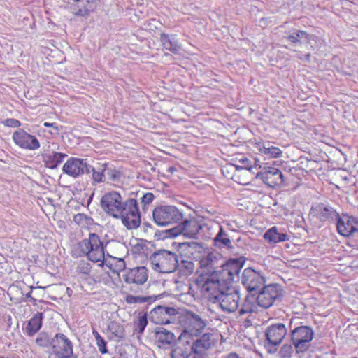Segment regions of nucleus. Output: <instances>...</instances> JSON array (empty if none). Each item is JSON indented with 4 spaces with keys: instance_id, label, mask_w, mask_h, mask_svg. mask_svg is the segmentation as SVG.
Listing matches in <instances>:
<instances>
[{
    "instance_id": "f257e3e1",
    "label": "nucleus",
    "mask_w": 358,
    "mask_h": 358,
    "mask_svg": "<svg viewBox=\"0 0 358 358\" xmlns=\"http://www.w3.org/2000/svg\"><path fill=\"white\" fill-rule=\"evenodd\" d=\"M221 280L222 278L218 271H213L200 275L196 280V285L203 296L210 301L216 303V299L225 288L221 286Z\"/></svg>"
},
{
    "instance_id": "f03ea898",
    "label": "nucleus",
    "mask_w": 358,
    "mask_h": 358,
    "mask_svg": "<svg viewBox=\"0 0 358 358\" xmlns=\"http://www.w3.org/2000/svg\"><path fill=\"white\" fill-rule=\"evenodd\" d=\"M150 262L155 271L162 273H173L178 266L177 255L164 249L153 252L150 257Z\"/></svg>"
},
{
    "instance_id": "7ed1b4c3",
    "label": "nucleus",
    "mask_w": 358,
    "mask_h": 358,
    "mask_svg": "<svg viewBox=\"0 0 358 358\" xmlns=\"http://www.w3.org/2000/svg\"><path fill=\"white\" fill-rule=\"evenodd\" d=\"M80 252L93 262H99L104 259L103 243L95 233H90L88 238L78 243Z\"/></svg>"
},
{
    "instance_id": "20e7f679",
    "label": "nucleus",
    "mask_w": 358,
    "mask_h": 358,
    "mask_svg": "<svg viewBox=\"0 0 358 358\" xmlns=\"http://www.w3.org/2000/svg\"><path fill=\"white\" fill-rule=\"evenodd\" d=\"M120 213L115 218H121L122 224L128 229H136L141 224V215L137 201L127 199L123 201Z\"/></svg>"
},
{
    "instance_id": "39448f33",
    "label": "nucleus",
    "mask_w": 358,
    "mask_h": 358,
    "mask_svg": "<svg viewBox=\"0 0 358 358\" xmlns=\"http://www.w3.org/2000/svg\"><path fill=\"white\" fill-rule=\"evenodd\" d=\"M154 222L161 227L176 224L182 220V212L174 206H161L152 212Z\"/></svg>"
},
{
    "instance_id": "423d86ee",
    "label": "nucleus",
    "mask_w": 358,
    "mask_h": 358,
    "mask_svg": "<svg viewBox=\"0 0 358 358\" xmlns=\"http://www.w3.org/2000/svg\"><path fill=\"white\" fill-rule=\"evenodd\" d=\"M287 334L285 325L277 322L268 325L264 332L266 342L264 346L269 354H274L278 351V345Z\"/></svg>"
},
{
    "instance_id": "0eeeda50",
    "label": "nucleus",
    "mask_w": 358,
    "mask_h": 358,
    "mask_svg": "<svg viewBox=\"0 0 358 358\" xmlns=\"http://www.w3.org/2000/svg\"><path fill=\"white\" fill-rule=\"evenodd\" d=\"M313 335V329L308 326H299L291 331V341L296 353L303 352L310 348Z\"/></svg>"
},
{
    "instance_id": "6e6552de",
    "label": "nucleus",
    "mask_w": 358,
    "mask_h": 358,
    "mask_svg": "<svg viewBox=\"0 0 358 358\" xmlns=\"http://www.w3.org/2000/svg\"><path fill=\"white\" fill-rule=\"evenodd\" d=\"M51 347L48 358H70L73 355V344L63 334L58 333L52 338Z\"/></svg>"
},
{
    "instance_id": "1a4fd4ad",
    "label": "nucleus",
    "mask_w": 358,
    "mask_h": 358,
    "mask_svg": "<svg viewBox=\"0 0 358 358\" xmlns=\"http://www.w3.org/2000/svg\"><path fill=\"white\" fill-rule=\"evenodd\" d=\"M282 296V289L278 284L264 286L257 296V303L263 308H268Z\"/></svg>"
},
{
    "instance_id": "9d476101",
    "label": "nucleus",
    "mask_w": 358,
    "mask_h": 358,
    "mask_svg": "<svg viewBox=\"0 0 358 358\" xmlns=\"http://www.w3.org/2000/svg\"><path fill=\"white\" fill-rule=\"evenodd\" d=\"M201 228V223L195 217H191L184 220L176 227L169 229L168 232L172 237L182 235L187 238H196Z\"/></svg>"
},
{
    "instance_id": "9b49d317",
    "label": "nucleus",
    "mask_w": 358,
    "mask_h": 358,
    "mask_svg": "<svg viewBox=\"0 0 358 358\" xmlns=\"http://www.w3.org/2000/svg\"><path fill=\"white\" fill-rule=\"evenodd\" d=\"M123 201V198L118 192L110 191L102 196L100 206L106 214L115 218L120 213Z\"/></svg>"
},
{
    "instance_id": "f8f14e48",
    "label": "nucleus",
    "mask_w": 358,
    "mask_h": 358,
    "mask_svg": "<svg viewBox=\"0 0 358 358\" xmlns=\"http://www.w3.org/2000/svg\"><path fill=\"white\" fill-rule=\"evenodd\" d=\"M240 294L234 287H226L216 299L222 310L227 313L236 311L239 306Z\"/></svg>"
},
{
    "instance_id": "ddd939ff",
    "label": "nucleus",
    "mask_w": 358,
    "mask_h": 358,
    "mask_svg": "<svg viewBox=\"0 0 358 358\" xmlns=\"http://www.w3.org/2000/svg\"><path fill=\"white\" fill-rule=\"evenodd\" d=\"M245 262V258L241 256L237 258H231L225 264L221 262V269L217 271L221 275L222 280L225 282L234 281Z\"/></svg>"
},
{
    "instance_id": "4468645a",
    "label": "nucleus",
    "mask_w": 358,
    "mask_h": 358,
    "mask_svg": "<svg viewBox=\"0 0 358 358\" xmlns=\"http://www.w3.org/2000/svg\"><path fill=\"white\" fill-rule=\"evenodd\" d=\"M178 314L179 311L173 307L157 306L150 312V319L155 324H170L175 322Z\"/></svg>"
},
{
    "instance_id": "2eb2a0df",
    "label": "nucleus",
    "mask_w": 358,
    "mask_h": 358,
    "mask_svg": "<svg viewBox=\"0 0 358 358\" xmlns=\"http://www.w3.org/2000/svg\"><path fill=\"white\" fill-rule=\"evenodd\" d=\"M62 171L68 176L77 178L91 173V165L87 163V159L70 157L64 164Z\"/></svg>"
},
{
    "instance_id": "dca6fc26",
    "label": "nucleus",
    "mask_w": 358,
    "mask_h": 358,
    "mask_svg": "<svg viewBox=\"0 0 358 358\" xmlns=\"http://www.w3.org/2000/svg\"><path fill=\"white\" fill-rule=\"evenodd\" d=\"M241 282L248 292H252L261 288L265 280L260 273L251 268H247L243 271Z\"/></svg>"
},
{
    "instance_id": "f3484780",
    "label": "nucleus",
    "mask_w": 358,
    "mask_h": 358,
    "mask_svg": "<svg viewBox=\"0 0 358 358\" xmlns=\"http://www.w3.org/2000/svg\"><path fill=\"white\" fill-rule=\"evenodd\" d=\"M12 138L14 143L22 149L36 150L41 146L36 136L28 134L22 129L15 131Z\"/></svg>"
},
{
    "instance_id": "a211bd4d",
    "label": "nucleus",
    "mask_w": 358,
    "mask_h": 358,
    "mask_svg": "<svg viewBox=\"0 0 358 358\" xmlns=\"http://www.w3.org/2000/svg\"><path fill=\"white\" fill-rule=\"evenodd\" d=\"M257 177L259 178L264 184L272 188L281 185L284 182L282 173L275 167L264 168L257 173Z\"/></svg>"
},
{
    "instance_id": "6ab92c4d",
    "label": "nucleus",
    "mask_w": 358,
    "mask_h": 358,
    "mask_svg": "<svg viewBox=\"0 0 358 358\" xmlns=\"http://www.w3.org/2000/svg\"><path fill=\"white\" fill-rule=\"evenodd\" d=\"M148 278V269L145 266L126 269L122 275V278L127 284L143 285Z\"/></svg>"
},
{
    "instance_id": "aec40b11",
    "label": "nucleus",
    "mask_w": 358,
    "mask_h": 358,
    "mask_svg": "<svg viewBox=\"0 0 358 358\" xmlns=\"http://www.w3.org/2000/svg\"><path fill=\"white\" fill-rule=\"evenodd\" d=\"M338 232L343 236H348L358 232V218L348 215L340 217L336 222Z\"/></svg>"
},
{
    "instance_id": "412c9836",
    "label": "nucleus",
    "mask_w": 358,
    "mask_h": 358,
    "mask_svg": "<svg viewBox=\"0 0 358 358\" xmlns=\"http://www.w3.org/2000/svg\"><path fill=\"white\" fill-rule=\"evenodd\" d=\"M193 352L191 343L189 342L187 334H184L178 337L171 350L172 358H189Z\"/></svg>"
},
{
    "instance_id": "4be33fe9",
    "label": "nucleus",
    "mask_w": 358,
    "mask_h": 358,
    "mask_svg": "<svg viewBox=\"0 0 358 358\" xmlns=\"http://www.w3.org/2000/svg\"><path fill=\"white\" fill-rule=\"evenodd\" d=\"M73 4L70 8L76 15L86 17L93 12L97 6V0H72Z\"/></svg>"
},
{
    "instance_id": "5701e85b",
    "label": "nucleus",
    "mask_w": 358,
    "mask_h": 358,
    "mask_svg": "<svg viewBox=\"0 0 358 358\" xmlns=\"http://www.w3.org/2000/svg\"><path fill=\"white\" fill-rule=\"evenodd\" d=\"M212 336L210 334H204L200 338L194 341L187 334V338L189 342L191 343L193 352L195 354H202L204 351L210 348L213 343Z\"/></svg>"
},
{
    "instance_id": "b1692460",
    "label": "nucleus",
    "mask_w": 358,
    "mask_h": 358,
    "mask_svg": "<svg viewBox=\"0 0 358 358\" xmlns=\"http://www.w3.org/2000/svg\"><path fill=\"white\" fill-rule=\"evenodd\" d=\"M155 341L159 348L175 344L176 340V336L173 332L166 329L162 327H157L155 330Z\"/></svg>"
},
{
    "instance_id": "393cba45",
    "label": "nucleus",
    "mask_w": 358,
    "mask_h": 358,
    "mask_svg": "<svg viewBox=\"0 0 358 358\" xmlns=\"http://www.w3.org/2000/svg\"><path fill=\"white\" fill-rule=\"evenodd\" d=\"M101 266L106 265L113 273L119 274L121 271L126 270V263L123 258H117L110 255L99 262Z\"/></svg>"
},
{
    "instance_id": "a878e982",
    "label": "nucleus",
    "mask_w": 358,
    "mask_h": 358,
    "mask_svg": "<svg viewBox=\"0 0 358 358\" xmlns=\"http://www.w3.org/2000/svg\"><path fill=\"white\" fill-rule=\"evenodd\" d=\"M264 238L269 243L275 244L289 240V236L283 229L274 226L265 232Z\"/></svg>"
},
{
    "instance_id": "bb28decb",
    "label": "nucleus",
    "mask_w": 358,
    "mask_h": 358,
    "mask_svg": "<svg viewBox=\"0 0 358 358\" xmlns=\"http://www.w3.org/2000/svg\"><path fill=\"white\" fill-rule=\"evenodd\" d=\"M27 286L24 282H17L11 285L8 289V294L10 300L19 303L25 300V291Z\"/></svg>"
},
{
    "instance_id": "cd10ccee",
    "label": "nucleus",
    "mask_w": 358,
    "mask_h": 358,
    "mask_svg": "<svg viewBox=\"0 0 358 358\" xmlns=\"http://www.w3.org/2000/svg\"><path fill=\"white\" fill-rule=\"evenodd\" d=\"M220 255L215 253H209L206 256L202 257L199 262L201 268H206V273H210L218 267L221 266Z\"/></svg>"
},
{
    "instance_id": "c85d7f7f",
    "label": "nucleus",
    "mask_w": 358,
    "mask_h": 358,
    "mask_svg": "<svg viewBox=\"0 0 358 358\" xmlns=\"http://www.w3.org/2000/svg\"><path fill=\"white\" fill-rule=\"evenodd\" d=\"M67 155L55 151H49L43 155V162L48 168L56 169Z\"/></svg>"
},
{
    "instance_id": "c756f323",
    "label": "nucleus",
    "mask_w": 358,
    "mask_h": 358,
    "mask_svg": "<svg viewBox=\"0 0 358 358\" xmlns=\"http://www.w3.org/2000/svg\"><path fill=\"white\" fill-rule=\"evenodd\" d=\"M160 41L165 50H169L173 54H178L181 50L180 45L178 43L173 36L162 33L160 34Z\"/></svg>"
},
{
    "instance_id": "7c9ffc66",
    "label": "nucleus",
    "mask_w": 358,
    "mask_h": 358,
    "mask_svg": "<svg viewBox=\"0 0 358 358\" xmlns=\"http://www.w3.org/2000/svg\"><path fill=\"white\" fill-rule=\"evenodd\" d=\"M214 245L220 249H233L231 241L229 235L226 233L222 226H220L219 231L213 239Z\"/></svg>"
},
{
    "instance_id": "2f4dec72",
    "label": "nucleus",
    "mask_w": 358,
    "mask_h": 358,
    "mask_svg": "<svg viewBox=\"0 0 358 358\" xmlns=\"http://www.w3.org/2000/svg\"><path fill=\"white\" fill-rule=\"evenodd\" d=\"M43 314L37 313L28 321L25 328V333L29 336H33L41 329L42 326Z\"/></svg>"
},
{
    "instance_id": "473e14b6",
    "label": "nucleus",
    "mask_w": 358,
    "mask_h": 358,
    "mask_svg": "<svg viewBox=\"0 0 358 358\" xmlns=\"http://www.w3.org/2000/svg\"><path fill=\"white\" fill-rule=\"evenodd\" d=\"M108 331L110 333V338L115 341H120L125 338V329L123 325L117 322H110L108 324Z\"/></svg>"
},
{
    "instance_id": "72a5a7b5",
    "label": "nucleus",
    "mask_w": 358,
    "mask_h": 358,
    "mask_svg": "<svg viewBox=\"0 0 358 358\" xmlns=\"http://www.w3.org/2000/svg\"><path fill=\"white\" fill-rule=\"evenodd\" d=\"M185 317L196 331H202L206 326V321L192 311H187Z\"/></svg>"
},
{
    "instance_id": "f704fd0d",
    "label": "nucleus",
    "mask_w": 358,
    "mask_h": 358,
    "mask_svg": "<svg viewBox=\"0 0 358 358\" xmlns=\"http://www.w3.org/2000/svg\"><path fill=\"white\" fill-rule=\"evenodd\" d=\"M259 151L264 155L268 157L278 158L281 157L282 152L281 150L273 145H271L269 143H259Z\"/></svg>"
},
{
    "instance_id": "c9c22d12",
    "label": "nucleus",
    "mask_w": 358,
    "mask_h": 358,
    "mask_svg": "<svg viewBox=\"0 0 358 358\" xmlns=\"http://www.w3.org/2000/svg\"><path fill=\"white\" fill-rule=\"evenodd\" d=\"M287 40L294 43H302L303 41L309 43L310 41V36L302 30H294L292 32L287 34Z\"/></svg>"
},
{
    "instance_id": "e433bc0d",
    "label": "nucleus",
    "mask_w": 358,
    "mask_h": 358,
    "mask_svg": "<svg viewBox=\"0 0 358 358\" xmlns=\"http://www.w3.org/2000/svg\"><path fill=\"white\" fill-rule=\"evenodd\" d=\"M106 169V163L99 164L97 166H91V172H92V185H96L98 183L104 182V173Z\"/></svg>"
},
{
    "instance_id": "4c0bfd02",
    "label": "nucleus",
    "mask_w": 358,
    "mask_h": 358,
    "mask_svg": "<svg viewBox=\"0 0 358 358\" xmlns=\"http://www.w3.org/2000/svg\"><path fill=\"white\" fill-rule=\"evenodd\" d=\"M179 271V273L182 276H189L194 273V264L192 260L189 259H182L180 263L178 262L177 268Z\"/></svg>"
},
{
    "instance_id": "58836bf2",
    "label": "nucleus",
    "mask_w": 358,
    "mask_h": 358,
    "mask_svg": "<svg viewBox=\"0 0 358 358\" xmlns=\"http://www.w3.org/2000/svg\"><path fill=\"white\" fill-rule=\"evenodd\" d=\"M73 222L81 228H87L93 224V219L84 213H78L73 216Z\"/></svg>"
},
{
    "instance_id": "ea45409f",
    "label": "nucleus",
    "mask_w": 358,
    "mask_h": 358,
    "mask_svg": "<svg viewBox=\"0 0 358 358\" xmlns=\"http://www.w3.org/2000/svg\"><path fill=\"white\" fill-rule=\"evenodd\" d=\"M321 219L323 221H336L340 217L338 213L330 206H326L322 208L320 213Z\"/></svg>"
},
{
    "instance_id": "a19ab883",
    "label": "nucleus",
    "mask_w": 358,
    "mask_h": 358,
    "mask_svg": "<svg viewBox=\"0 0 358 358\" xmlns=\"http://www.w3.org/2000/svg\"><path fill=\"white\" fill-rule=\"evenodd\" d=\"M155 296H133L128 295L126 297L127 303L129 304L132 303H152L156 299Z\"/></svg>"
},
{
    "instance_id": "79ce46f5",
    "label": "nucleus",
    "mask_w": 358,
    "mask_h": 358,
    "mask_svg": "<svg viewBox=\"0 0 358 358\" xmlns=\"http://www.w3.org/2000/svg\"><path fill=\"white\" fill-rule=\"evenodd\" d=\"M148 324L147 314L139 315L138 320L134 322V329L139 334H142Z\"/></svg>"
},
{
    "instance_id": "37998d69",
    "label": "nucleus",
    "mask_w": 358,
    "mask_h": 358,
    "mask_svg": "<svg viewBox=\"0 0 358 358\" xmlns=\"http://www.w3.org/2000/svg\"><path fill=\"white\" fill-rule=\"evenodd\" d=\"M92 334L95 338L96 345L99 348V350L102 354L107 353L108 352L107 343L104 340V338L99 334V333L97 331H96L94 329L92 331Z\"/></svg>"
},
{
    "instance_id": "c03bdc74",
    "label": "nucleus",
    "mask_w": 358,
    "mask_h": 358,
    "mask_svg": "<svg viewBox=\"0 0 358 358\" xmlns=\"http://www.w3.org/2000/svg\"><path fill=\"white\" fill-rule=\"evenodd\" d=\"M36 342L38 346L47 348L51 345L52 338L49 337L48 334L42 331L38 335Z\"/></svg>"
},
{
    "instance_id": "a18cd8bd",
    "label": "nucleus",
    "mask_w": 358,
    "mask_h": 358,
    "mask_svg": "<svg viewBox=\"0 0 358 358\" xmlns=\"http://www.w3.org/2000/svg\"><path fill=\"white\" fill-rule=\"evenodd\" d=\"M294 349L291 344H284L278 352V357L280 358H290L293 354Z\"/></svg>"
},
{
    "instance_id": "49530a36",
    "label": "nucleus",
    "mask_w": 358,
    "mask_h": 358,
    "mask_svg": "<svg viewBox=\"0 0 358 358\" xmlns=\"http://www.w3.org/2000/svg\"><path fill=\"white\" fill-rule=\"evenodd\" d=\"M108 177V178L113 181L116 182L120 180V172L117 171L116 169L113 167H109L108 164L106 163V169L105 171Z\"/></svg>"
},
{
    "instance_id": "de8ad7c7",
    "label": "nucleus",
    "mask_w": 358,
    "mask_h": 358,
    "mask_svg": "<svg viewBox=\"0 0 358 358\" xmlns=\"http://www.w3.org/2000/svg\"><path fill=\"white\" fill-rule=\"evenodd\" d=\"M92 266L88 262L80 261L78 265L77 271L79 273L89 275L91 271Z\"/></svg>"
},
{
    "instance_id": "09e8293b",
    "label": "nucleus",
    "mask_w": 358,
    "mask_h": 358,
    "mask_svg": "<svg viewBox=\"0 0 358 358\" xmlns=\"http://www.w3.org/2000/svg\"><path fill=\"white\" fill-rule=\"evenodd\" d=\"M254 311V306L253 305L245 300L243 305L241 306V308L238 310V314L239 315H243L248 313H250Z\"/></svg>"
},
{
    "instance_id": "8fccbe9b",
    "label": "nucleus",
    "mask_w": 358,
    "mask_h": 358,
    "mask_svg": "<svg viewBox=\"0 0 358 358\" xmlns=\"http://www.w3.org/2000/svg\"><path fill=\"white\" fill-rule=\"evenodd\" d=\"M3 124L6 127L17 128L21 126V122L14 118H7L2 122Z\"/></svg>"
},
{
    "instance_id": "3c124183",
    "label": "nucleus",
    "mask_w": 358,
    "mask_h": 358,
    "mask_svg": "<svg viewBox=\"0 0 358 358\" xmlns=\"http://www.w3.org/2000/svg\"><path fill=\"white\" fill-rule=\"evenodd\" d=\"M155 199V196L152 192H147L141 197V203L144 205H148L152 202Z\"/></svg>"
},
{
    "instance_id": "603ef678",
    "label": "nucleus",
    "mask_w": 358,
    "mask_h": 358,
    "mask_svg": "<svg viewBox=\"0 0 358 358\" xmlns=\"http://www.w3.org/2000/svg\"><path fill=\"white\" fill-rule=\"evenodd\" d=\"M239 162L241 163L245 169L250 171L252 168V162L246 157H243L239 159Z\"/></svg>"
},
{
    "instance_id": "864d4df0",
    "label": "nucleus",
    "mask_w": 358,
    "mask_h": 358,
    "mask_svg": "<svg viewBox=\"0 0 358 358\" xmlns=\"http://www.w3.org/2000/svg\"><path fill=\"white\" fill-rule=\"evenodd\" d=\"M29 289H30V291L28 292L27 293H25V299H30L31 301L34 302V301H36V299L34 298L31 297V294L32 293V290L35 289L36 288L31 286L29 287Z\"/></svg>"
},
{
    "instance_id": "5fc2aeb1",
    "label": "nucleus",
    "mask_w": 358,
    "mask_h": 358,
    "mask_svg": "<svg viewBox=\"0 0 358 358\" xmlns=\"http://www.w3.org/2000/svg\"><path fill=\"white\" fill-rule=\"evenodd\" d=\"M43 125L45 127H53L56 131H59L58 127L56 125L55 123L45 122Z\"/></svg>"
},
{
    "instance_id": "6e6d98bb",
    "label": "nucleus",
    "mask_w": 358,
    "mask_h": 358,
    "mask_svg": "<svg viewBox=\"0 0 358 358\" xmlns=\"http://www.w3.org/2000/svg\"><path fill=\"white\" fill-rule=\"evenodd\" d=\"M198 355L194 357V358H204L203 357L201 356V354H197Z\"/></svg>"
},
{
    "instance_id": "4d7b16f0",
    "label": "nucleus",
    "mask_w": 358,
    "mask_h": 358,
    "mask_svg": "<svg viewBox=\"0 0 358 358\" xmlns=\"http://www.w3.org/2000/svg\"><path fill=\"white\" fill-rule=\"evenodd\" d=\"M310 54H307V55H306V59H307L308 60H309V59H310Z\"/></svg>"
}]
</instances>
